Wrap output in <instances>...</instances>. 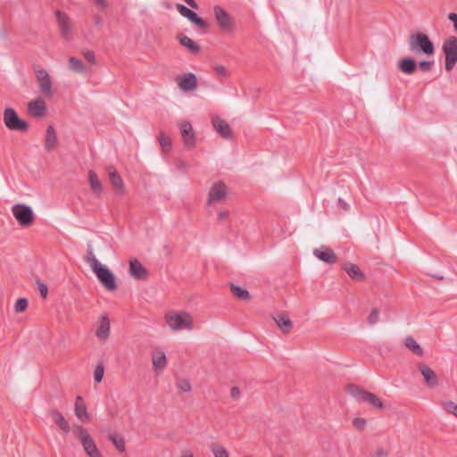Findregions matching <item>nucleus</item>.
Segmentation results:
<instances>
[{"mask_svg":"<svg viewBox=\"0 0 457 457\" xmlns=\"http://www.w3.org/2000/svg\"><path fill=\"white\" fill-rule=\"evenodd\" d=\"M96 3L98 4V5H101V6H105V1L104 0H95Z\"/></svg>","mask_w":457,"mask_h":457,"instance_id":"obj_55","label":"nucleus"},{"mask_svg":"<svg viewBox=\"0 0 457 457\" xmlns=\"http://www.w3.org/2000/svg\"><path fill=\"white\" fill-rule=\"evenodd\" d=\"M366 420L363 418H355L353 420V425L358 429V430H363L366 427Z\"/></svg>","mask_w":457,"mask_h":457,"instance_id":"obj_44","label":"nucleus"},{"mask_svg":"<svg viewBox=\"0 0 457 457\" xmlns=\"http://www.w3.org/2000/svg\"><path fill=\"white\" fill-rule=\"evenodd\" d=\"M228 195V187L223 181L214 183L208 193L207 205H212L224 200Z\"/></svg>","mask_w":457,"mask_h":457,"instance_id":"obj_10","label":"nucleus"},{"mask_svg":"<svg viewBox=\"0 0 457 457\" xmlns=\"http://www.w3.org/2000/svg\"><path fill=\"white\" fill-rule=\"evenodd\" d=\"M230 291L235 297L240 300H249L251 298L249 292L234 284L230 285Z\"/></svg>","mask_w":457,"mask_h":457,"instance_id":"obj_34","label":"nucleus"},{"mask_svg":"<svg viewBox=\"0 0 457 457\" xmlns=\"http://www.w3.org/2000/svg\"><path fill=\"white\" fill-rule=\"evenodd\" d=\"M214 71L219 77L226 78L228 76L227 69L222 65H217L214 67Z\"/></svg>","mask_w":457,"mask_h":457,"instance_id":"obj_45","label":"nucleus"},{"mask_svg":"<svg viewBox=\"0 0 457 457\" xmlns=\"http://www.w3.org/2000/svg\"><path fill=\"white\" fill-rule=\"evenodd\" d=\"M49 415L64 434H68L70 432V424L60 411L57 409H51L49 411Z\"/></svg>","mask_w":457,"mask_h":457,"instance_id":"obj_20","label":"nucleus"},{"mask_svg":"<svg viewBox=\"0 0 457 457\" xmlns=\"http://www.w3.org/2000/svg\"><path fill=\"white\" fill-rule=\"evenodd\" d=\"M55 17L61 36L66 40L71 39L72 25L70 17L59 10L55 12Z\"/></svg>","mask_w":457,"mask_h":457,"instance_id":"obj_12","label":"nucleus"},{"mask_svg":"<svg viewBox=\"0 0 457 457\" xmlns=\"http://www.w3.org/2000/svg\"><path fill=\"white\" fill-rule=\"evenodd\" d=\"M69 67L76 72L85 71V65L82 61L73 56L69 58Z\"/></svg>","mask_w":457,"mask_h":457,"instance_id":"obj_35","label":"nucleus"},{"mask_svg":"<svg viewBox=\"0 0 457 457\" xmlns=\"http://www.w3.org/2000/svg\"><path fill=\"white\" fill-rule=\"evenodd\" d=\"M448 19L453 23L454 29L457 32V13L451 12Z\"/></svg>","mask_w":457,"mask_h":457,"instance_id":"obj_50","label":"nucleus"},{"mask_svg":"<svg viewBox=\"0 0 457 457\" xmlns=\"http://www.w3.org/2000/svg\"><path fill=\"white\" fill-rule=\"evenodd\" d=\"M94 272L98 280L107 290L115 291L117 289L118 287L115 281V277L107 267L102 265Z\"/></svg>","mask_w":457,"mask_h":457,"instance_id":"obj_11","label":"nucleus"},{"mask_svg":"<svg viewBox=\"0 0 457 457\" xmlns=\"http://www.w3.org/2000/svg\"><path fill=\"white\" fill-rule=\"evenodd\" d=\"M129 272L137 279H146L148 277L147 270L137 259L129 261Z\"/></svg>","mask_w":457,"mask_h":457,"instance_id":"obj_18","label":"nucleus"},{"mask_svg":"<svg viewBox=\"0 0 457 457\" xmlns=\"http://www.w3.org/2000/svg\"><path fill=\"white\" fill-rule=\"evenodd\" d=\"M212 123L214 130L222 138H225V139L232 138V136H233L232 129H231L229 124L224 119H221L220 116H214L212 119Z\"/></svg>","mask_w":457,"mask_h":457,"instance_id":"obj_13","label":"nucleus"},{"mask_svg":"<svg viewBox=\"0 0 457 457\" xmlns=\"http://www.w3.org/2000/svg\"><path fill=\"white\" fill-rule=\"evenodd\" d=\"M379 317V312L378 309H373L368 317V322L370 325H374L378 322Z\"/></svg>","mask_w":457,"mask_h":457,"instance_id":"obj_43","label":"nucleus"},{"mask_svg":"<svg viewBox=\"0 0 457 457\" xmlns=\"http://www.w3.org/2000/svg\"><path fill=\"white\" fill-rule=\"evenodd\" d=\"M88 181H89L90 187H91L92 191L94 192V194L97 197H101L102 193H103V186H102L101 181L98 179L97 174L92 170H90L88 171Z\"/></svg>","mask_w":457,"mask_h":457,"instance_id":"obj_29","label":"nucleus"},{"mask_svg":"<svg viewBox=\"0 0 457 457\" xmlns=\"http://www.w3.org/2000/svg\"><path fill=\"white\" fill-rule=\"evenodd\" d=\"M230 396L233 399H237L240 396V390L237 386H233L230 389Z\"/></svg>","mask_w":457,"mask_h":457,"instance_id":"obj_49","label":"nucleus"},{"mask_svg":"<svg viewBox=\"0 0 457 457\" xmlns=\"http://www.w3.org/2000/svg\"><path fill=\"white\" fill-rule=\"evenodd\" d=\"M104 365L102 363L97 364L95 369V371H94V378L97 383L102 381V379L104 378Z\"/></svg>","mask_w":457,"mask_h":457,"instance_id":"obj_41","label":"nucleus"},{"mask_svg":"<svg viewBox=\"0 0 457 457\" xmlns=\"http://www.w3.org/2000/svg\"><path fill=\"white\" fill-rule=\"evenodd\" d=\"M35 73L38 81V87L40 93L46 97L53 96L52 80L48 72L42 68H36Z\"/></svg>","mask_w":457,"mask_h":457,"instance_id":"obj_9","label":"nucleus"},{"mask_svg":"<svg viewBox=\"0 0 457 457\" xmlns=\"http://www.w3.org/2000/svg\"><path fill=\"white\" fill-rule=\"evenodd\" d=\"M182 457H194L192 453H185Z\"/></svg>","mask_w":457,"mask_h":457,"instance_id":"obj_56","label":"nucleus"},{"mask_svg":"<svg viewBox=\"0 0 457 457\" xmlns=\"http://www.w3.org/2000/svg\"><path fill=\"white\" fill-rule=\"evenodd\" d=\"M86 261L90 264V267L93 270V271H95L100 266H102V264L99 262V261L96 258V256L91 249L88 250L87 253Z\"/></svg>","mask_w":457,"mask_h":457,"instance_id":"obj_38","label":"nucleus"},{"mask_svg":"<svg viewBox=\"0 0 457 457\" xmlns=\"http://www.w3.org/2000/svg\"><path fill=\"white\" fill-rule=\"evenodd\" d=\"M28 308V300L26 298H19L14 304V311L17 313L24 312Z\"/></svg>","mask_w":457,"mask_h":457,"instance_id":"obj_39","label":"nucleus"},{"mask_svg":"<svg viewBox=\"0 0 457 457\" xmlns=\"http://www.w3.org/2000/svg\"><path fill=\"white\" fill-rule=\"evenodd\" d=\"M57 136L54 128L49 125L46 130L45 148L47 152H52L57 146Z\"/></svg>","mask_w":457,"mask_h":457,"instance_id":"obj_25","label":"nucleus"},{"mask_svg":"<svg viewBox=\"0 0 457 457\" xmlns=\"http://www.w3.org/2000/svg\"><path fill=\"white\" fill-rule=\"evenodd\" d=\"M338 205L344 210L348 211L349 205L341 198L338 199Z\"/></svg>","mask_w":457,"mask_h":457,"instance_id":"obj_52","label":"nucleus"},{"mask_svg":"<svg viewBox=\"0 0 457 457\" xmlns=\"http://www.w3.org/2000/svg\"><path fill=\"white\" fill-rule=\"evenodd\" d=\"M76 428L78 430L79 437L87 454L89 457H101L100 452L98 451L94 440L87 432V430L81 426H77Z\"/></svg>","mask_w":457,"mask_h":457,"instance_id":"obj_8","label":"nucleus"},{"mask_svg":"<svg viewBox=\"0 0 457 457\" xmlns=\"http://www.w3.org/2000/svg\"><path fill=\"white\" fill-rule=\"evenodd\" d=\"M96 336L100 340H106L110 336V320L106 315L101 316Z\"/></svg>","mask_w":457,"mask_h":457,"instance_id":"obj_26","label":"nucleus"},{"mask_svg":"<svg viewBox=\"0 0 457 457\" xmlns=\"http://www.w3.org/2000/svg\"><path fill=\"white\" fill-rule=\"evenodd\" d=\"M37 286H38V291H39L41 296L44 299L46 298L47 294H48L47 286L40 280H37Z\"/></svg>","mask_w":457,"mask_h":457,"instance_id":"obj_46","label":"nucleus"},{"mask_svg":"<svg viewBox=\"0 0 457 457\" xmlns=\"http://www.w3.org/2000/svg\"><path fill=\"white\" fill-rule=\"evenodd\" d=\"M190 7L198 9V4L195 0H184Z\"/></svg>","mask_w":457,"mask_h":457,"instance_id":"obj_54","label":"nucleus"},{"mask_svg":"<svg viewBox=\"0 0 457 457\" xmlns=\"http://www.w3.org/2000/svg\"><path fill=\"white\" fill-rule=\"evenodd\" d=\"M418 370L421 373V375L424 378V381L427 386L430 387H435L438 384V378L436 374V372L427 364L419 362Z\"/></svg>","mask_w":457,"mask_h":457,"instance_id":"obj_17","label":"nucleus"},{"mask_svg":"<svg viewBox=\"0 0 457 457\" xmlns=\"http://www.w3.org/2000/svg\"><path fill=\"white\" fill-rule=\"evenodd\" d=\"M176 81L183 91H193L197 87V78L191 72L178 76Z\"/></svg>","mask_w":457,"mask_h":457,"instance_id":"obj_16","label":"nucleus"},{"mask_svg":"<svg viewBox=\"0 0 457 457\" xmlns=\"http://www.w3.org/2000/svg\"><path fill=\"white\" fill-rule=\"evenodd\" d=\"M108 176L111 184L113 187L118 189L121 194L124 192V184L121 177L118 174L116 169L113 166L108 167Z\"/></svg>","mask_w":457,"mask_h":457,"instance_id":"obj_28","label":"nucleus"},{"mask_svg":"<svg viewBox=\"0 0 457 457\" xmlns=\"http://www.w3.org/2000/svg\"><path fill=\"white\" fill-rule=\"evenodd\" d=\"M177 10L182 16L187 18L191 22L195 24L197 27L201 29L207 28V22L204 19L199 17L194 11L190 10L184 4H178Z\"/></svg>","mask_w":457,"mask_h":457,"instance_id":"obj_14","label":"nucleus"},{"mask_svg":"<svg viewBox=\"0 0 457 457\" xmlns=\"http://www.w3.org/2000/svg\"><path fill=\"white\" fill-rule=\"evenodd\" d=\"M159 143L163 152L168 153L171 149V139L164 133H160L158 137Z\"/></svg>","mask_w":457,"mask_h":457,"instance_id":"obj_36","label":"nucleus"},{"mask_svg":"<svg viewBox=\"0 0 457 457\" xmlns=\"http://www.w3.org/2000/svg\"><path fill=\"white\" fill-rule=\"evenodd\" d=\"M83 55L85 57V59L90 62V63H95L96 62V55H95V53L91 50H86V51H83Z\"/></svg>","mask_w":457,"mask_h":457,"instance_id":"obj_47","label":"nucleus"},{"mask_svg":"<svg viewBox=\"0 0 457 457\" xmlns=\"http://www.w3.org/2000/svg\"><path fill=\"white\" fill-rule=\"evenodd\" d=\"M179 129L184 145L188 148L194 147L195 145V134L191 123L182 121L179 125Z\"/></svg>","mask_w":457,"mask_h":457,"instance_id":"obj_15","label":"nucleus"},{"mask_svg":"<svg viewBox=\"0 0 457 457\" xmlns=\"http://www.w3.org/2000/svg\"><path fill=\"white\" fill-rule=\"evenodd\" d=\"M442 50L445 54V69L451 71L457 63V37H449L443 43Z\"/></svg>","mask_w":457,"mask_h":457,"instance_id":"obj_3","label":"nucleus"},{"mask_svg":"<svg viewBox=\"0 0 457 457\" xmlns=\"http://www.w3.org/2000/svg\"><path fill=\"white\" fill-rule=\"evenodd\" d=\"M178 388L185 393L190 392L192 389L191 384L188 379L181 378L177 382Z\"/></svg>","mask_w":457,"mask_h":457,"instance_id":"obj_40","label":"nucleus"},{"mask_svg":"<svg viewBox=\"0 0 457 457\" xmlns=\"http://www.w3.org/2000/svg\"><path fill=\"white\" fill-rule=\"evenodd\" d=\"M177 38L181 46H185L188 49V51L193 54H197L200 52V46L195 43L193 39L186 36L185 34H179Z\"/></svg>","mask_w":457,"mask_h":457,"instance_id":"obj_27","label":"nucleus"},{"mask_svg":"<svg viewBox=\"0 0 457 457\" xmlns=\"http://www.w3.org/2000/svg\"><path fill=\"white\" fill-rule=\"evenodd\" d=\"M410 48L413 52H422L427 55H432L435 47L429 37L423 33H414L410 36Z\"/></svg>","mask_w":457,"mask_h":457,"instance_id":"obj_4","label":"nucleus"},{"mask_svg":"<svg viewBox=\"0 0 457 457\" xmlns=\"http://www.w3.org/2000/svg\"><path fill=\"white\" fill-rule=\"evenodd\" d=\"M434 62L431 61H422L420 62V69L424 71H429L433 66Z\"/></svg>","mask_w":457,"mask_h":457,"instance_id":"obj_48","label":"nucleus"},{"mask_svg":"<svg viewBox=\"0 0 457 457\" xmlns=\"http://www.w3.org/2000/svg\"><path fill=\"white\" fill-rule=\"evenodd\" d=\"M442 405H443L444 409L447 412H449V413L454 415L455 417H457V404L455 403H453V402H444L442 403Z\"/></svg>","mask_w":457,"mask_h":457,"instance_id":"obj_42","label":"nucleus"},{"mask_svg":"<svg viewBox=\"0 0 457 457\" xmlns=\"http://www.w3.org/2000/svg\"><path fill=\"white\" fill-rule=\"evenodd\" d=\"M166 323L174 330L192 329L193 320L191 315L187 312H170L165 315Z\"/></svg>","mask_w":457,"mask_h":457,"instance_id":"obj_2","label":"nucleus"},{"mask_svg":"<svg viewBox=\"0 0 457 457\" xmlns=\"http://www.w3.org/2000/svg\"><path fill=\"white\" fill-rule=\"evenodd\" d=\"M350 393L360 402L368 403L374 408H383L382 401L373 393L365 391L357 386H351Z\"/></svg>","mask_w":457,"mask_h":457,"instance_id":"obj_6","label":"nucleus"},{"mask_svg":"<svg viewBox=\"0 0 457 457\" xmlns=\"http://www.w3.org/2000/svg\"><path fill=\"white\" fill-rule=\"evenodd\" d=\"M313 253L318 259L328 264H334L337 261V256L336 255L334 251L329 247H321L320 249H315Z\"/></svg>","mask_w":457,"mask_h":457,"instance_id":"obj_19","label":"nucleus"},{"mask_svg":"<svg viewBox=\"0 0 457 457\" xmlns=\"http://www.w3.org/2000/svg\"><path fill=\"white\" fill-rule=\"evenodd\" d=\"M278 328L283 331V333H288L292 327V321L287 318V316L284 313L278 314L276 318H274Z\"/></svg>","mask_w":457,"mask_h":457,"instance_id":"obj_31","label":"nucleus"},{"mask_svg":"<svg viewBox=\"0 0 457 457\" xmlns=\"http://www.w3.org/2000/svg\"><path fill=\"white\" fill-rule=\"evenodd\" d=\"M46 104L41 98L31 101L28 104V111L33 117L40 118L45 115Z\"/></svg>","mask_w":457,"mask_h":457,"instance_id":"obj_22","label":"nucleus"},{"mask_svg":"<svg viewBox=\"0 0 457 457\" xmlns=\"http://www.w3.org/2000/svg\"><path fill=\"white\" fill-rule=\"evenodd\" d=\"M12 212L21 226L27 228L33 224L35 216L29 206L25 204H15L13 205Z\"/></svg>","mask_w":457,"mask_h":457,"instance_id":"obj_5","label":"nucleus"},{"mask_svg":"<svg viewBox=\"0 0 457 457\" xmlns=\"http://www.w3.org/2000/svg\"><path fill=\"white\" fill-rule=\"evenodd\" d=\"M108 438L120 453H124L126 451L125 439L122 436L112 433L108 436Z\"/></svg>","mask_w":457,"mask_h":457,"instance_id":"obj_32","label":"nucleus"},{"mask_svg":"<svg viewBox=\"0 0 457 457\" xmlns=\"http://www.w3.org/2000/svg\"><path fill=\"white\" fill-rule=\"evenodd\" d=\"M342 269L348 274V276L356 281H363L365 275L359 268L358 265L351 262H346L342 265Z\"/></svg>","mask_w":457,"mask_h":457,"instance_id":"obj_23","label":"nucleus"},{"mask_svg":"<svg viewBox=\"0 0 457 457\" xmlns=\"http://www.w3.org/2000/svg\"><path fill=\"white\" fill-rule=\"evenodd\" d=\"M153 367L156 373H160L167 365V358L163 351L156 350L152 354Z\"/></svg>","mask_w":457,"mask_h":457,"instance_id":"obj_24","label":"nucleus"},{"mask_svg":"<svg viewBox=\"0 0 457 457\" xmlns=\"http://www.w3.org/2000/svg\"><path fill=\"white\" fill-rule=\"evenodd\" d=\"M405 346L410 349L413 353L422 356L424 352L421 346L416 342L412 337H407L405 338Z\"/></svg>","mask_w":457,"mask_h":457,"instance_id":"obj_33","label":"nucleus"},{"mask_svg":"<svg viewBox=\"0 0 457 457\" xmlns=\"http://www.w3.org/2000/svg\"><path fill=\"white\" fill-rule=\"evenodd\" d=\"M3 120L5 127L11 131L20 133H27L29 131V123L21 119L13 108L7 107L4 110Z\"/></svg>","mask_w":457,"mask_h":457,"instance_id":"obj_1","label":"nucleus"},{"mask_svg":"<svg viewBox=\"0 0 457 457\" xmlns=\"http://www.w3.org/2000/svg\"><path fill=\"white\" fill-rule=\"evenodd\" d=\"M217 24L220 30L224 33H231L234 31L235 23L228 13L220 6L216 5L213 9Z\"/></svg>","mask_w":457,"mask_h":457,"instance_id":"obj_7","label":"nucleus"},{"mask_svg":"<svg viewBox=\"0 0 457 457\" xmlns=\"http://www.w3.org/2000/svg\"><path fill=\"white\" fill-rule=\"evenodd\" d=\"M211 450L215 457H229L226 448L220 444H212Z\"/></svg>","mask_w":457,"mask_h":457,"instance_id":"obj_37","label":"nucleus"},{"mask_svg":"<svg viewBox=\"0 0 457 457\" xmlns=\"http://www.w3.org/2000/svg\"><path fill=\"white\" fill-rule=\"evenodd\" d=\"M74 412L76 417L82 422L89 421L87 405L82 396L78 395L75 400Z\"/></svg>","mask_w":457,"mask_h":457,"instance_id":"obj_21","label":"nucleus"},{"mask_svg":"<svg viewBox=\"0 0 457 457\" xmlns=\"http://www.w3.org/2000/svg\"><path fill=\"white\" fill-rule=\"evenodd\" d=\"M388 455V452L386 451L383 448H379L376 451L375 456L376 457H386Z\"/></svg>","mask_w":457,"mask_h":457,"instance_id":"obj_51","label":"nucleus"},{"mask_svg":"<svg viewBox=\"0 0 457 457\" xmlns=\"http://www.w3.org/2000/svg\"><path fill=\"white\" fill-rule=\"evenodd\" d=\"M398 68L405 74H412L417 69V63L414 59L407 57L399 61Z\"/></svg>","mask_w":457,"mask_h":457,"instance_id":"obj_30","label":"nucleus"},{"mask_svg":"<svg viewBox=\"0 0 457 457\" xmlns=\"http://www.w3.org/2000/svg\"><path fill=\"white\" fill-rule=\"evenodd\" d=\"M218 217L220 220H225L228 217V211H220L218 213Z\"/></svg>","mask_w":457,"mask_h":457,"instance_id":"obj_53","label":"nucleus"}]
</instances>
